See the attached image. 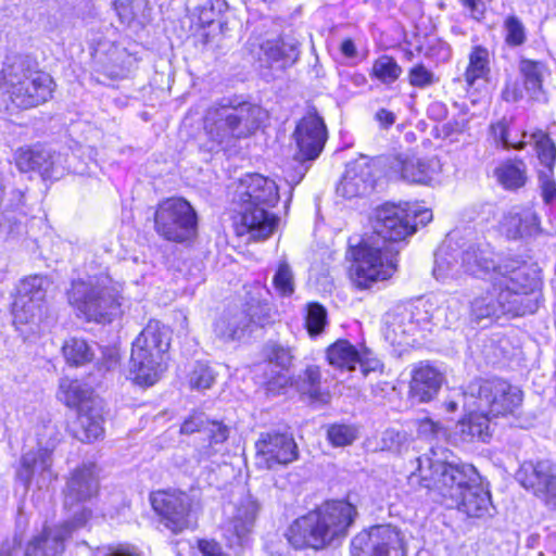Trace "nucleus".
<instances>
[{
    "instance_id": "f257e3e1",
    "label": "nucleus",
    "mask_w": 556,
    "mask_h": 556,
    "mask_svg": "<svg viewBox=\"0 0 556 556\" xmlns=\"http://www.w3.org/2000/svg\"><path fill=\"white\" fill-rule=\"evenodd\" d=\"M466 417L456 425L462 441L490 438L493 417L514 414L522 403V392L505 380H477L460 395Z\"/></svg>"
},
{
    "instance_id": "f03ea898",
    "label": "nucleus",
    "mask_w": 556,
    "mask_h": 556,
    "mask_svg": "<svg viewBox=\"0 0 556 556\" xmlns=\"http://www.w3.org/2000/svg\"><path fill=\"white\" fill-rule=\"evenodd\" d=\"M236 193L242 204L235 220L237 236H247L249 240L267 239L279 220L268 211L279 200L276 181L260 174H247L240 178Z\"/></svg>"
},
{
    "instance_id": "7ed1b4c3",
    "label": "nucleus",
    "mask_w": 556,
    "mask_h": 556,
    "mask_svg": "<svg viewBox=\"0 0 556 556\" xmlns=\"http://www.w3.org/2000/svg\"><path fill=\"white\" fill-rule=\"evenodd\" d=\"M356 515V508L349 501H327L295 519L288 529L287 539L298 549H321L344 538Z\"/></svg>"
},
{
    "instance_id": "20e7f679",
    "label": "nucleus",
    "mask_w": 556,
    "mask_h": 556,
    "mask_svg": "<svg viewBox=\"0 0 556 556\" xmlns=\"http://www.w3.org/2000/svg\"><path fill=\"white\" fill-rule=\"evenodd\" d=\"M54 81L41 71L31 70L21 56L7 59L0 68V111L28 110L52 98Z\"/></svg>"
},
{
    "instance_id": "39448f33",
    "label": "nucleus",
    "mask_w": 556,
    "mask_h": 556,
    "mask_svg": "<svg viewBox=\"0 0 556 556\" xmlns=\"http://www.w3.org/2000/svg\"><path fill=\"white\" fill-rule=\"evenodd\" d=\"M490 267L483 279L491 280L492 290L476 296L470 304V313L476 320L518 314L519 294L527 293L536 286L535 278L528 276L526 266L508 268L497 265L494 261Z\"/></svg>"
},
{
    "instance_id": "423d86ee",
    "label": "nucleus",
    "mask_w": 556,
    "mask_h": 556,
    "mask_svg": "<svg viewBox=\"0 0 556 556\" xmlns=\"http://www.w3.org/2000/svg\"><path fill=\"white\" fill-rule=\"evenodd\" d=\"M68 302L79 316L89 321L108 324L122 313L118 286L106 275L74 281L68 291Z\"/></svg>"
},
{
    "instance_id": "0eeeda50",
    "label": "nucleus",
    "mask_w": 556,
    "mask_h": 556,
    "mask_svg": "<svg viewBox=\"0 0 556 556\" xmlns=\"http://www.w3.org/2000/svg\"><path fill=\"white\" fill-rule=\"evenodd\" d=\"M51 287L48 277L34 275L21 280L12 304L15 329L25 338L41 332L49 317L46 296Z\"/></svg>"
},
{
    "instance_id": "6e6552de",
    "label": "nucleus",
    "mask_w": 556,
    "mask_h": 556,
    "mask_svg": "<svg viewBox=\"0 0 556 556\" xmlns=\"http://www.w3.org/2000/svg\"><path fill=\"white\" fill-rule=\"evenodd\" d=\"M349 255L352 261L351 280L361 290L389 279L396 270L395 253L374 237L362 239L356 245L351 244Z\"/></svg>"
},
{
    "instance_id": "1a4fd4ad",
    "label": "nucleus",
    "mask_w": 556,
    "mask_h": 556,
    "mask_svg": "<svg viewBox=\"0 0 556 556\" xmlns=\"http://www.w3.org/2000/svg\"><path fill=\"white\" fill-rule=\"evenodd\" d=\"M432 219V212L419 203L383 204L376 208L372 216L375 239L382 247L387 242H400L412 236L419 225L425 226Z\"/></svg>"
},
{
    "instance_id": "9d476101",
    "label": "nucleus",
    "mask_w": 556,
    "mask_h": 556,
    "mask_svg": "<svg viewBox=\"0 0 556 556\" xmlns=\"http://www.w3.org/2000/svg\"><path fill=\"white\" fill-rule=\"evenodd\" d=\"M446 448L431 447L429 453L418 457V477L421 486H481L482 479L477 469L469 464L453 465L448 463Z\"/></svg>"
},
{
    "instance_id": "9b49d317",
    "label": "nucleus",
    "mask_w": 556,
    "mask_h": 556,
    "mask_svg": "<svg viewBox=\"0 0 556 556\" xmlns=\"http://www.w3.org/2000/svg\"><path fill=\"white\" fill-rule=\"evenodd\" d=\"M90 489H66L64 505L73 511V520L54 527H45L27 545L25 556H59L64 552V542L72 533L84 527L90 518V510L84 505L75 508V503L81 502Z\"/></svg>"
},
{
    "instance_id": "f8f14e48",
    "label": "nucleus",
    "mask_w": 556,
    "mask_h": 556,
    "mask_svg": "<svg viewBox=\"0 0 556 556\" xmlns=\"http://www.w3.org/2000/svg\"><path fill=\"white\" fill-rule=\"evenodd\" d=\"M494 253L488 248L469 247L465 251L443 243L434 255L433 276L438 281L458 280L463 274L484 278L494 263Z\"/></svg>"
},
{
    "instance_id": "ddd939ff",
    "label": "nucleus",
    "mask_w": 556,
    "mask_h": 556,
    "mask_svg": "<svg viewBox=\"0 0 556 556\" xmlns=\"http://www.w3.org/2000/svg\"><path fill=\"white\" fill-rule=\"evenodd\" d=\"M262 115L260 106L247 103L214 106L207 111L205 128L215 141L223 143L251 135L260 126Z\"/></svg>"
},
{
    "instance_id": "4468645a",
    "label": "nucleus",
    "mask_w": 556,
    "mask_h": 556,
    "mask_svg": "<svg viewBox=\"0 0 556 556\" xmlns=\"http://www.w3.org/2000/svg\"><path fill=\"white\" fill-rule=\"evenodd\" d=\"M440 309L430 300H419L408 307H399L386 317L384 337L392 345L409 344L407 339L420 330H430Z\"/></svg>"
},
{
    "instance_id": "2eb2a0df",
    "label": "nucleus",
    "mask_w": 556,
    "mask_h": 556,
    "mask_svg": "<svg viewBox=\"0 0 556 556\" xmlns=\"http://www.w3.org/2000/svg\"><path fill=\"white\" fill-rule=\"evenodd\" d=\"M154 223L156 232L168 241L184 242L197 233L195 211L181 198H170L160 203Z\"/></svg>"
},
{
    "instance_id": "dca6fc26",
    "label": "nucleus",
    "mask_w": 556,
    "mask_h": 556,
    "mask_svg": "<svg viewBox=\"0 0 556 556\" xmlns=\"http://www.w3.org/2000/svg\"><path fill=\"white\" fill-rule=\"evenodd\" d=\"M260 509V503L249 491L242 492L226 506L225 513L228 516L222 525V531L229 547H242L248 543Z\"/></svg>"
},
{
    "instance_id": "f3484780",
    "label": "nucleus",
    "mask_w": 556,
    "mask_h": 556,
    "mask_svg": "<svg viewBox=\"0 0 556 556\" xmlns=\"http://www.w3.org/2000/svg\"><path fill=\"white\" fill-rule=\"evenodd\" d=\"M352 556H406V536L395 527L381 525L352 541Z\"/></svg>"
},
{
    "instance_id": "a211bd4d",
    "label": "nucleus",
    "mask_w": 556,
    "mask_h": 556,
    "mask_svg": "<svg viewBox=\"0 0 556 556\" xmlns=\"http://www.w3.org/2000/svg\"><path fill=\"white\" fill-rule=\"evenodd\" d=\"M390 168L406 182L430 186L440 180L443 165L435 155L424 156L406 151L393 157Z\"/></svg>"
},
{
    "instance_id": "6ab92c4d",
    "label": "nucleus",
    "mask_w": 556,
    "mask_h": 556,
    "mask_svg": "<svg viewBox=\"0 0 556 556\" xmlns=\"http://www.w3.org/2000/svg\"><path fill=\"white\" fill-rule=\"evenodd\" d=\"M150 502L156 514L162 516L165 526L173 532H180L189 525L192 500L180 489H157L150 494Z\"/></svg>"
},
{
    "instance_id": "aec40b11",
    "label": "nucleus",
    "mask_w": 556,
    "mask_h": 556,
    "mask_svg": "<svg viewBox=\"0 0 556 556\" xmlns=\"http://www.w3.org/2000/svg\"><path fill=\"white\" fill-rule=\"evenodd\" d=\"M61 155L40 147H22L14 152V163L23 173H38L42 179H59L64 174Z\"/></svg>"
},
{
    "instance_id": "412c9836",
    "label": "nucleus",
    "mask_w": 556,
    "mask_h": 556,
    "mask_svg": "<svg viewBox=\"0 0 556 556\" xmlns=\"http://www.w3.org/2000/svg\"><path fill=\"white\" fill-rule=\"evenodd\" d=\"M255 462L258 467L273 468L275 465H286L296 456L294 440L282 433H265L255 443Z\"/></svg>"
},
{
    "instance_id": "4be33fe9",
    "label": "nucleus",
    "mask_w": 556,
    "mask_h": 556,
    "mask_svg": "<svg viewBox=\"0 0 556 556\" xmlns=\"http://www.w3.org/2000/svg\"><path fill=\"white\" fill-rule=\"evenodd\" d=\"M51 451L46 447H38L26 452L20 462L16 470V482L28 486L51 481Z\"/></svg>"
},
{
    "instance_id": "5701e85b",
    "label": "nucleus",
    "mask_w": 556,
    "mask_h": 556,
    "mask_svg": "<svg viewBox=\"0 0 556 556\" xmlns=\"http://www.w3.org/2000/svg\"><path fill=\"white\" fill-rule=\"evenodd\" d=\"M294 138L302 159H316L327 139L326 126L323 119L315 114L304 116L296 126Z\"/></svg>"
},
{
    "instance_id": "b1692460",
    "label": "nucleus",
    "mask_w": 556,
    "mask_h": 556,
    "mask_svg": "<svg viewBox=\"0 0 556 556\" xmlns=\"http://www.w3.org/2000/svg\"><path fill=\"white\" fill-rule=\"evenodd\" d=\"M530 143H533L542 169L539 170V181L542 190V197L545 203H552L556 200V182L554 181L553 166L556 160V147L551 139L541 130L530 135Z\"/></svg>"
},
{
    "instance_id": "393cba45",
    "label": "nucleus",
    "mask_w": 556,
    "mask_h": 556,
    "mask_svg": "<svg viewBox=\"0 0 556 556\" xmlns=\"http://www.w3.org/2000/svg\"><path fill=\"white\" fill-rule=\"evenodd\" d=\"M255 55L262 66L286 68L299 56L298 42L281 37L267 38L258 45Z\"/></svg>"
},
{
    "instance_id": "a878e982",
    "label": "nucleus",
    "mask_w": 556,
    "mask_h": 556,
    "mask_svg": "<svg viewBox=\"0 0 556 556\" xmlns=\"http://www.w3.org/2000/svg\"><path fill=\"white\" fill-rule=\"evenodd\" d=\"M374 188L371 167L365 159L348 164L337 187V193L346 199L367 194Z\"/></svg>"
},
{
    "instance_id": "bb28decb",
    "label": "nucleus",
    "mask_w": 556,
    "mask_h": 556,
    "mask_svg": "<svg viewBox=\"0 0 556 556\" xmlns=\"http://www.w3.org/2000/svg\"><path fill=\"white\" fill-rule=\"evenodd\" d=\"M500 229L509 239L534 237L541 232L539 216L531 207H515L507 212Z\"/></svg>"
},
{
    "instance_id": "cd10ccee",
    "label": "nucleus",
    "mask_w": 556,
    "mask_h": 556,
    "mask_svg": "<svg viewBox=\"0 0 556 556\" xmlns=\"http://www.w3.org/2000/svg\"><path fill=\"white\" fill-rule=\"evenodd\" d=\"M172 332L168 327L157 320H150L132 344L134 351L154 355L164 361L169 359Z\"/></svg>"
},
{
    "instance_id": "c85d7f7f",
    "label": "nucleus",
    "mask_w": 556,
    "mask_h": 556,
    "mask_svg": "<svg viewBox=\"0 0 556 556\" xmlns=\"http://www.w3.org/2000/svg\"><path fill=\"white\" fill-rule=\"evenodd\" d=\"M167 361L140 351L131 350L129 376L139 386L156 383L167 370Z\"/></svg>"
},
{
    "instance_id": "c756f323",
    "label": "nucleus",
    "mask_w": 556,
    "mask_h": 556,
    "mask_svg": "<svg viewBox=\"0 0 556 556\" xmlns=\"http://www.w3.org/2000/svg\"><path fill=\"white\" fill-rule=\"evenodd\" d=\"M442 374L429 364H419L412 374L410 396L417 402H429L442 384Z\"/></svg>"
},
{
    "instance_id": "7c9ffc66",
    "label": "nucleus",
    "mask_w": 556,
    "mask_h": 556,
    "mask_svg": "<svg viewBox=\"0 0 556 556\" xmlns=\"http://www.w3.org/2000/svg\"><path fill=\"white\" fill-rule=\"evenodd\" d=\"M268 366H276L279 370L266 378L265 383L269 392H279L290 382L286 375L292 364L293 355L290 348L273 343L266 348Z\"/></svg>"
},
{
    "instance_id": "2f4dec72",
    "label": "nucleus",
    "mask_w": 556,
    "mask_h": 556,
    "mask_svg": "<svg viewBox=\"0 0 556 556\" xmlns=\"http://www.w3.org/2000/svg\"><path fill=\"white\" fill-rule=\"evenodd\" d=\"M251 323H260L241 309L224 312L214 323V332L223 341L240 339Z\"/></svg>"
},
{
    "instance_id": "473e14b6",
    "label": "nucleus",
    "mask_w": 556,
    "mask_h": 556,
    "mask_svg": "<svg viewBox=\"0 0 556 556\" xmlns=\"http://www.w3.org/2000/svg\"><path fill=\"white\" fill-rule=\"evenodd\" d=\"M56 396L67 407L76 408L78 412L96 404L92 389L76 379L62 378Z\"/></svg>"
},
{
    "instance_id": "72a5a7b5",
    "label": "nucleus",
    "mask_w": 556,
    "mask_h": 556,
    "mask_svg": "<svg viewBox=\"0 0 556 556\" xmlns=\"http://www.w3.org/2000/svg\"><path fill=\"white\" fill-rule=\"evenodd\" d=\"M521 486H556V465L539 462L523 464L517 473Z\"/></svg>"
},
{
    "instance_id": "f704fd0d",
    "label": "nucleus",
    "mask_w": 556,
    "mask_h": 556,
    "mask_svg": "<svg viewBox=\"0 0 556 556\" xmlns=\"http://www.w3.org/2000/svg\"><path fill=\"white\" fill-rule=\"evenodd\" d=\"M104 434L103 417L97 404L78 412L75 435L80 441L92 442Z\"/></svg>"
},
{
    "instance_id": "c9c22d12",
    "label": "nucleus",
    "mask_w": 556,
    "mask_h": 556,
    "mask_svg": "<svg viewBox=\"0 0 556 556\" xmlns=\"http://www.w3.org/2000/svg\"><path fill=\"white\" fill-rule=\"evenodd\" d=\"M491 505L489 489H463L458 509L468 517L480 518L489 513Z\"/></svg>"
},
{
    "instance_id": "e433bc0d",
    "label": "nucleus",
    "mask_w": 556,
    "mask_h": 556,
    "mask_svg": "<svg viewBox=\"0 0 556 556\" xmlns=\"http://www.w3.org/2000/svg\"><path fill=\"white\" fill-rule=\"evenodd\" d=\"M490 74V55L485 48L475 47L469 54V63L464 73L468 87H476L480 81H486Z\"/></svg>"
},
{
    "instance_id": "4c0bfd02",
    "label": "nucleus",
    "mask_w": 556,
    "mask_h": 556,
    "mask_svg": "<svg viewBox=\"0 0 556 556\" xmlns=\"http://www.w3.org/2000/svg\"><path fill=\"white\" fill-rule=\"evenodd\" d=\"M63 356L71 366H84L94 357V345L83 338H70L62 348Z\"/></svg>"
},
{
    "instance_id": "58836bf2",
    "label": "nucleus",
    "mask_w": 556,
    "mask_h": 556,
    "mask_svg": "<svg viewBox=\"0 0 556 556\" xmlns=\"http://www.w3.org/2000/svg\"><path fill=\"white\" fill-rule=\"evenodd\" d=\"M327 357L332 366L354 370L361 352L349 341L339 340L328 349Z\"/></svg>"
},
{
    "instance_id": "ea45409f",
    "label": "nucleus",
    "mask_w": 556,
    "mask_h": 556,
    "mask_svg": "<svg viewBox=\"0 0 556 556\" xmlns=\"http://www.w3.org/2000/svg\"><path fill=\"white\" fill-rule=\"evenodd\" d=\"M494 175L497 181L505 189H517L525 185L526 182V166L522 162H511L507 161L505 163L500 164L495 170Z\"/></svg>"
},
{
    "instance_id": "a19ab883",
    "label": "nucleus",
    "mask_w": 556,
    "mask_h": 556,
    "mask_svg": "<svg viewBox=\"0 0 556 556\" xmlns=\"http://www.w3.org/2000/svg\"><path fill=\"white\" fill-rule=\"evenodd\" d=\"M525 89L531 98H538L542 89L544 66L540 62L522 60L519 65Z\"/></svg>"
},
{
    "instance_id": "79ce46f5",
    "label": "nucleus",
    "mask_w": 556,
    "mask_h": 556,
    "mask_svg": "<svg viewBox=\"0 0 556 556\" xmlns=\"http://www.w3.org/2000/svg\"><path fill=\"white\" fill-rule=\"evenodd\" d=\"M491 134L495 142L503 148L520 150L526 146L525 138L527 137V132H520L518 129L507 126L504 122L492 125Z\"/></svg>"
},
{
    "instance_id": "37998d69",
    "label": "nucleus",
    "mask_w": 556,
    "mask_h": 556,
    "mask_svg": "<svg viewBox=\"0 0 556 556\" xmlns=\"http://www.w3.org/2000/svg\"><path fill=\"white\" fill-rule=\"evenodd\" d=\"M401 74V66L389 55L379 56L372 64L371 76L382 84H393Z\"/></svg>"
},
{
    "instance_id": "c03bdc74",
    "label": "nucleus",
    "mask_w": 556,
    "mask_h": 556,
    "mask_svg": "<svg viewBox=\"0 0 556 556\" xmlns=\"http://www.w3.org/2000/svg\"><path fill=\"white\" fill-rule=\"evenodd\" d=\"M327 437L333 446H346L356 439L357 429L351 425L334 424L328 428Z\"/></svg>"
},
{
    "instance_id": "a18cd8bd",
    "label": "nucleus",
    "mask_w": 556,
    "mask_h": 556,
    "mask_svg": "<svg viewBox=\"0 0 556 556\" xmlns=\"http://www.w3.org/2000/svg\"><path fill=\"white\" fill-rule=\"evenodd\" d=\"M94 51L97 54L105 55L114 65H123L129 58L125 48H122L115 40H100Z\"/></svg>"
},
{
    "instance_id": "49530a36",
    "label": "nucleus",
    "mask_w": 556,
    "mask_h": 556,
    "mask_svg": "<svg viewBox=\"0 0 556 556\" xmlns=\"http://www.w3.org/2000/svg\"><path fill=\"white\" fill-rule=\"evenodd\" d=\"M113 3L121 22L130 24L140 12H143L148 0H113Z\"/></svg>"
},
{
    "instance_id": "de8ad7c7",
    "label": "nucleus",
    "mask_w": 556,
    "mask_h": 556,
    "mask_svg": "<svg viewBox=\"0 0 556 556\" xmlns=\"http://www.w3.org/2000/svg\"><path fill=\"white\" fill-rule=\"evenodd\" d=\"M276 291L282 296H290L294 292V278L290 266L280 262L273 279Z\"/></svg>"
},
{
    "instance_id": "09e8293b",
    "label": "nucleus",
    "mask_w": 556,
    "mask_h": 556,
    "mask_svg": "<svg viewBox=\"0 0 556 556\" xmlns=\"http://www.w3.org/2000/svg\"><path fill=\"white\" fill-rule=\"evenodd\" d=\"M326 323V308L318 303L308 304L305 325L309 336L314 337L319 334L324 330Z\"/></svg>"
},
{
    "instance_id": "8fccbe9b",
    "label": "nucleus",
    "mask_w": 556,
    "mask_h": 556,
    "mask_svg": "<svg viewBox=\"0 0 556 556\" xmlns=\"http://www.w3.org/2000/svg\"><path fill=\"white\" fill-rule=\"evenodd\" d=\"M100 470L92 464H83L74 469L68 480V486H88L98 481Z\"/></svg>"
},
{
    "instance_id": "3c124183",
    "label": "nucleus",
    "mask_w": 556,
    "mask_h": 556,
    "mask_svg": "<svg viewBox=\"0 0 556 556\" xmlns=\"http://www.w3.org/2000/svg\"><path fill=\"white\" fill-rule=\"evenodd\" d=\"M215 376L205 364L198 363L189 375V384L192 389L205 390L211 388Z\"/></svg>"
},
{
    "instance_id": "603ef678",
    "label": "nucleus",
    "mask_w": 556,
    "mask_h": 556,
    "mask_svg": "<svg viewBox=\"0 0 556 556\" xmlns=\"http://www.w3.org/2000/svg\"><path fill=\"white\" fill-rule=\"evenodd\" d=\"M505 40L509 46H520L526 40V29L523 24L516 16H509L505 20Z\"/></svg>"
},
{
    "instance_id": "864d4df0",
    "label": "nucleus",
    "mask_w": 556,
    "mask_h": 556,
    "mask_svg": "<svg viewBox=\"0 0 556 556\" xmlns=\"http://www.w3.org/2000/svg\"><path fill=\"white\" fill-rule=\"evenodd\" d=\"M225 7L226 2L224 0H208L203 5L198 7L195 11L201 25L212 24Z\"/></svg>"
},
{
    "instance_id": "5fc2aeb1",
    "label": "nucleus",
    "mask_w": 556,
    "mask_h": 556,
    "mask_svg": "<svg viewBox=\"0 0 556 556\" xmlns=\"http://www.w3.org/2000/svg\"><path fill=\"white\" fill-rule=\"evenodd\" d=\"M408 81L416 88H427L435 83V77L425 65L416 64L408 71Z\"/></svg>"
},
{
    "instance_id": "6e6d98bb",
    "label": "nucleus",
    "mask_w": 556,
    "mask_h": 556,
    "mask_svg": "<svg viewBox=\"0 0 556 556\" xmlns=\"http://www.w3.org/2000/svg\"><path fill=\"white\" fill-rule=\"evenodd\" d=\"M320 372L318 367L309 366L304 372V382L301 387L303 393H307L312 399H318Z\"/></svg>"
},
{
    "instance_id": "4d7b16f0",
    "label": "nucleus",
    "mask_w": 556,
    "mask_h": 556,
    "mask_svg": "<svg viewBox=\"0 0 556 556\" xmlns=\"http://www.w3.org/2000/svg\"><path fill=\"white\" fill-rule=\"evenodd\" d=\"M404 440L405 435L399 431L393 429L386 430L381 439L382 448L399 452Z\"/></svg>"
},
{
    "instance_id": "13d9d810",
    "label": "nucleus",
    "mask_w": 556,
    "mask_h": 556,
    "mask_svg": "<svg viewBox=\"0 0 556 556\" xmlns=\"http://www.w3.org/2000/svg\"><path fill=\"white\" fill-rule=\"evenodd\" d=\"M207 421L203 414L194 413L182 422L180 432L182 434H191L195 431H200L202 428H206Z\"/></svg>"
},
{
    "instance_id": "bf43d9fd",
    "label": "nucleus",
    "mask_w": 556,
    "mask_h": 556,
    "mask_svg": "<svg viewBox=\"0 0 556 556\" xmlns=\"http://www.w3.org/2000/svg\"><path fill=\"white\" fill-rule=\"evenodd\" d=\"M206 429L211 434L214 443L224 442L228 438V428L217 421H207Z\"/></svg>"
},
{
    "instance_id": "052dcab7",
    "label": "nucleus",
    "mask_w": 556,
    "mask_h": 556,
    "mask_svg": "<svg viewBox=\"0 0 556 556\" xmlns=\"http://www.w3.org/2000/svg\"><path fill=\"white\" fill-rule=\"evenodd\" d=\"M357 364L361 366L365 376L368 372L380 368V362L377 358L371 357V353L368 351L361 352V359L357 361Z\"/></svg>"
},
{
    "instance_id": "680f3d73",
    "label": "nucleus",
    "mask_w": 556,
    "mask_h": 556,
    "mask_svg": "<svg viewBox=\"0 0 556 556\" xmlns=\"http://www.w3.org/2000/svg\"><path fill=\"white\" fill-rule=\"evenodd\" d=\"M468 128V121L465 116L447 122L444 125V132L447 137H452L455 134H463Z\"/></svg>"
},
{
    "instance_id": "e2e57ef3",
    "label": "nucleus",
    "mask_w": 556,
    "mask_h": 556,
    "mask_svg": "<svg viewBox=\"0 0 556 556\" xmlns=\"http://www.w3.org/2000/svg\"><path fill=\"white\" fill-rule=\"evenodd\" d=\"M118 363L119 354L115 349H110L103 353L102 366H104L106 370L115 369Z\"/></svg>"
},
{
    "instance_id": "0e129e2a",
    "label": "nucleus",
    "mask_w": 556,
    "mask_h": 556,
    "mask_svg": "<svg viewBox=\"0 0 556 556\" xmlns=\"http://www.w3.org/2000/svg\"><path fill=\"white\" fill-rule=\"evenodd\" d=\"M439 425L429 418H425L419 422L418 432L421 435H435L439 432Z\"/></svg>"
},
{
    "instance_id": "69168bd1",
    "label": "nucleus",
    "mask_w": 556,
    "mask_h": 556,
    "mask_svg": "<svg viewBox=\"0 0 556 556\" xmlns=\"http://www.w3.org/2000/svg\"><path fill=\"white\" fill-rule=\"evenodd\" d=\"M521 97H522V93L519 90L517 84H515V83L507 84V86L505 87V89L503 91V98L505 101H508V102H516L519 99H521Z\"/></svg>"
},
{
    "instance_id": "338daca9",
    "label": "nucleus",
    "mask_w": 556,
    "mask_h": 556,
    "mask_svg": "<svg viewBox=\"0 0 556 556\" xmlns=\"http://www.w3.org/2000/svg\"><path fill=\"white\" fill-rule=\"evenodd\" d=\"M377 119L379 123L386 127L391 126L395 122V116L392 112L387 111L384 109L379 110L376 114Z\"/></svg>"
},
{
    "instance_id": "774afa93",
    "label": "nucleus",
    "mask_w": 556,
    "mask_h": 556,
    "mask_svg": "<svg viewBox=\"0 0 556 556\" xmlns=\"http://www.w3.org/2000/svg\"><path fill=\"white\" fill-rule=\"evenodd\" d=\"M341 51L348 58L354 56L356 54V48L354 42L351 39L344 40L341 43Z\"/></svg>"
}]
</instances>
